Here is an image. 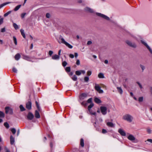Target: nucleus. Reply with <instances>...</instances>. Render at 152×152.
Here are the masks:
<instances>
[{"label":"nucleus","mask_w":152,"mask_h":152,"mask_svg":"<svg viewBox=\"0 0 152 152\" xmlns=\"http://www.w3.org/2000/svg\"><path fill=\"white\" fill-rule=\"evenodd\" d=\"M123 119L129 122H131L133 119V117L130 115L126 114L123 116Z\"/></svg>","instance_id":"1"},{"label":"nucleus","mask_w":152,"mask_h":152,"mask_svg":"<svg viewBox=\"0 0 152 152\" xmlns=\"http://www.w3.org/2000/svg\"><path fill=\"white\" fill-rule=\"evenodd\" d=\"M60 39H61V42L62 43L64 44L66 46L68 47L70 49H72L73 48V46L72 45H70L69 44L66 42L64 39L61 36L60 37Z\"/></svg>","instance_id":"2"},{"label":"nucleus","mask_w":152,"mask_h":152,"mask_svg":"<svg viewBox=\"0 0 152 152\" xmlns=\"http://www.w3.org/2000/svg\"><path fill=\"white\" fill-rule=\"evenodd\" d=\"M88 96V94L86 93H83L80 94L79 96V102L82 101L85 99Z\"/></svg>","instance_id":"3"},{"label":"nucleus","mask_w":152,"mask_h":152,"mask_svg":"<svg viewBox=\"0 0 152 152\" xmlns=\"http://www.w3.org/2000/svg\"><path fill=\"white\" fill-rule=\"evenodd\" d=\"M126 43L129 46L134 48L137 47V45L134 42H132L129 40H126Z\"/></svg>","instance_id":"4"},{"label":"nucleus","mask_w":152,"mask_h":152,"mask_svg":"<svg viewBox=\"0 0 152 152\" xmlns=\"http://www.w3.org/2000/svg\"><path fill=\"white\" fill-rule=\"evenodd\" d=\"M101 112L102 115H105L107 113V108L105 106H101L100 107Z\"/></svg>","instance_id":"5"},{"label":"nucleus","mask_w":152,"mask_h":152,"mask_svg":"<svg viewBox=\"0 0 152 152\" xmlns=\"http://www.w3.org/2000/svg\"><path fill=\"white\" fill-rule=\"evenodd\" d=\"M96 15H97L98 16L101 17L107 20H109L110 19L109 17L107 16L106 15H104L103 14L98 12H96Z\"/></svg>","instance_id":"6"},{"label":"nucleus","mask_w":152,"mask_h":152,"mask_svg":"<svg viewBox=\"0 0 152 152\" xmlns=\"http://www.w3.org/2000/svg\"><path fill=\"white\" fill-rule=\"evenodd\" d=\"M94 88L99 93H103L104 92L103 90L101 89V87L98 84H96Z\"/></svg>","instance_id":"7"},{"label":"nucleus","mask_w":152,"mask_h":152,"mask_svg":"<svg viewBox=\"0 0 152 152\" xmlns=\"http://www.w3.org/2000/svg\"><path fill=\"white\" fill-rule=\"evenodd\" d=\"M5 113L6 114L8 113L10 114H13V110L11 108H10L9 107H7L5 108Z\"/></svg>","instance_id":"8"},{"label":"nucleus","mask_w":152,"mask_h":152,"mask_svg":"<svg viewBox=\"0 0 152 152\" xmlns=\"http://www.w3.org/2000/svg\"><path fill=\"white\" fill-rule=\"evenodd\" d=\"M141 42L142 44H143L146 47V48L149 50L151 53V54H152V50L151 48L147 44V43L143 40H141Z\"/></svg>","instance_id":"9"},{"label":"nucleus","mask_w":152,"mask_h":152,"mask_svg":"<svg viewBox=\"0 0 152 152\" xmlns=\"http://www.w3.org/2000/svg\"><path fill=\"white\" fill-rule=\"evenodd\" d=\"M27 118L28 120H32L34 118V115L31 112H29L27 115Z\"/></svg>","instance_id":"10"},{"label":"nucleus","mask_w":152,"mask_h":152,"mask_svg":"<svg viewBox=\"0 0 152 152\" xmlns=\"http://www.w3.org/2000/svg\"><path fill=\"white\" fill-rule=\"evenodd\" d=\"M84 11L86 12H89L91 13H93L94 12L93 9L88 7H86L84 9Z\"/></svg>","instance_id":"11"},{"label":"nucleus","mask_w":152,"mask_h":152,"mask_svg":"<svg viewBox=\"0 0 152 152\" xmlns=\"http://www.w3.org/2000/svg\"><path fill=\"white\" fill-rule=\"evenodd\" d=\"M26 108L28 110H31V102L28 101L26 104Z\"/></svg>","instance_id":"12"},{"label":"nucleus","mask_w":152,"mask_h":152,"mask_svg":"<svg viewBox=\"0 0 152 152\" xmlns=\"http://www.w3.org/2000/svg\"><path fill=\"white\" fill-rule=\"evenodd\" d=\"M118 132L123 136H125L126 133L125 131L121 129H119L118 130Z\"/></svg>","instance_id":"13"},{"label":"nucleus","mask_w":152,"mask_h":152,"mask_svg":"<svg viewBox=\"0 0 152 152\" xmlns=\"http://www.w3.org/2000/svg\"><path fill=\"white\" fill-rule=\"evenodd\" d=\"M127 138L128 140L131 141H133L135 140V138L134 137V136L133 135L131 134H129L127 137Z\"/></svg>","instance_id":"14"},{"label":"nucleus","mask_w":152,"mask_h":152,"mask_svg":"<svg viewBox=\"0 0 152 152\" xmlns=\"http://www.w3.org/2000/svg\"><path fill=\"white\" fill-rule=\"evenodd\" d=\"M23 58L26 60L29 61H31V58L26 55L23 56Z\"/></svg>","instance_id":"15"},{"label":"nucleus","mask_w":152,"mask_h":152,"mask_svg":"<svg viewBox=\"0 0 152 152\" xmlns=\"http://www.w3.org/2000/svg\"><path fill=\"white\" fill-rule=\"evenodd\" d=\"M34 115L35 117L36 118H40V115L39 113V112L37 110H35Z\"/></svg>","instance_id":"16"},{"label":"nucleus","mask_w":152,"mask_h":152,"mask_svg":"<svg viewBox=\"0 0 152 152\" xmlns=\"http://www.w3.org/2000/svg\"><path fill=\"white\" fill-rule=\"evenodd\" d=\"M106 124L107 126L110 127H113L114 126V124L111 122H107Z\"/></svg>","instance_id":"17"},{"label":"nucleus","mask_w":152,"mask_h":152,"mask_svg":"<svg viewBox=\"0 0 152 152\" xmlns=\"http://www.w3.org/2000/svg\"><path fill=\"white\" fill-rule=\"evenodd\" d=\"M59 58V56L57 55H55L52 56V58L53 60H58Z\"/></svg>","instance_id":"18"},{"label":"nucleus","mask_w":152,"mask_h":152,"mask_svg":"<svg viewBox=\"0 0 152 152\" xmlns=\"http://www.w3.org/2000/svg\"><path fill=\"white\" fill-rule=\"evenodd\" d=\"M10 144L13 145L15 142V139L11 135L10 137Z\"/></svg>","instance_id":"19"},{"label":"nucleus","mask_w":152,"mask_h":152,"mask_svg":"<svg viewBox=\"0 0 152 152\" xmlns=\"http://www.w3.org/2000/svg\"><path fill=\"white\" fill-rule=\"evenodd\" d=\"M94 101L97 104H99L101 103V100L97 97L95 98Z\"/></svg>","instance_id":"20"},{"label":"nucleus","mask_w":152,"mask_h":152,"mask_svg":"<svg viewBox=\"0 0 152 152\" xmlns=\"http://www.w3.org/2000/svg\"><path fill=\"white\" fill-rule=\"evenodd\" d=\"M20 56L19 53L17 54L15 56V58L16 60H18L20 58Z\"/></svg>","instance_id":"21"},{"label":"nucleus","mask_w":152,"mask_h":152,"mask_svg":"<svg viewBox=\"0 0 152 152\" xmlns=\"http://www.w3.org/2000/svg\"><path fill=\"white\" fill-rule=\"evenodd\" d=\"M21 5H19L16 6L14 9V10L15 11H18L21 7Z\"/></svg>","instance_id":"22"},{"label":"nucleus","mask_w":152,"mask_h":152,"mask_svg":"<svg viewBox=\"0 0 152 152\" xmlns=\"http://www.w3.org/2000/svg\"><path fill=\"white\" fill-rule=\"evenodd\" d=\"M20 31L21 33V35L24 38H26V35L24 33V30L23 29H21L20 30Z\"/></svg>","instance_id":"23"},{"label":"nucleus","mask_w":152,"mask_h":152,"mask_svg":"<svg viewBox=\"0 0 152 152\" xmlns=\"http://www.w3.org/2000/svg\"><path fill=\"white\" fill-rule=\"evenodd\" d=\"M98 77L99 78H103L104 77V74L102 73H100L98 75Z\"/></svg>","instance_id":"24"},{"label":"nucleus","mask_w":152,"mask_h":152,"mask_svg":"<svg viewBox=\"0 0 152 152\" xmlns=\"http://www.w3.org/2000/svg\"><path fill=\"white\" fill-rule=\"evenodd\" d=\"M94 104L93 103H91V104L88 106V111H90V110L91 109V108L93 107L94 106Z\"/></svg>","instance_id":"25"},{"label":"nucleus","mask_w":152,"mask_h":152,"mask_svg":"<svg viewBox=\"0 0 152 152\" xmlns=\"http://www.w3.org/2000/svg\"><path fill=\"white\" fill-rule=\"evenodd\" d=\"M80 145L82 147H83L84 146V140L82 138L80 139Z\"/></svg>","instance_id":"26"},{"label":"nucleus","mask_w":152,"mask_h":152,"mask_svg":"<svg viewBox=\"0 0 152 152\" xmlns=\"http://www.w3.org/2000/svg\"><path fill=\"white\" fill-rule=\"evenodd\" d=\"M5 117V114L4 113L0 111V118H4Z\"/></svg>","instance_id":"27"},{"label":"nucleus","mask_w":152,"mask_h":152,"mask_svg":"<svg viewBox=\"0 0 152 152\" xmlns=\"http://www.w3.org/2000/svg\"><path fill=\"white\" fill-rule=\"evenodd\" d=\"M20 108L21 111H23L25 110V109L22 105L20 106Z\"/></svg>","instance_id":"28"},{"label":"nucleus","mask_w":152,"mask_h":152,"mask_svg":"<svg viewBox=\"0 0 152 152\" xmlns=\"http://www.w3.org/2000/svg\"><path fill=\"white\" fill-rule=\"evenodd\" d=\"M81 101H80V102H79L80 103H81V104L82 105L84 106H86L87 105V103L86 102V101H84L82 102H81Z\"/></svg>","instance_id":"29"},{"label":"nucleus","mask_w":152,"mask_h":152,"mask_svg":"<svg viewBox=\"0 0 152 152\" xmlns=\"http://www.w3.org/2000/svg\"><path fill=\"white\" fill-rule=\"evenodd\" d=\"M13 26L16 30H17L19 28L18 26L15 23H13Z\"/></svg>","instance_id":"30"},{"label":"nucleus","mask_w":152,"mask_h":152,"mask_svg":"<svg viewBox=\"0 0 152 152\" xmlns=\"http://www.w3.org/2000/svg\"><path fill=\"white\" fill-rule=\"evenodd\" d=\"M117 89L121 94H122L123 91L121 87H117Z\"/></svg>","instance_id":"31"},{"label":"nucleus","mask_w":152,"mask_h":152,"mask_svg":"<svg viewBox=\"0 0 152 152\" xmlns=\"http://www.w3.org/2000/svg\"><path fill=\"white\" fill-rule=\"evenodd\" d=\"M4 126L7 128L8 129L9 127V125L7 122H5L4 123Z\"/></svg>","instance_id":"32"},{"label":"nucleus","mask_w":152,"mask_h":152,"mask_svg":"<svg viewBox=\"0 0 152 152\" xmlns=\"http://www.w3.org/2000/svg\"><path fill=\"white\" fill-rule=\"evenodd\" d=\"M13 40L14 41V42L15 44L16 45L17 44V39L16 37L15 36H13Z\"/></svg>","instance_id":"33"},{"label":"nucleus","mask_w":152,"mask_h":152,"mask_svg":"<svg viewBox=\"0 0 152 152\" xmlns=\"http://www.w3.org/2000/svg\"><path fill=\"white\" fill-rule=\"evenodd\" d=\"M35 103H36V106L37 107L38 110L39 111H40V108L39 107V106L38 104V102L37 101H36Z\"/></svg>","instance_id":"34"},{"label":"nucleus","mask_w":152,"mask_h":152,"mask_svg":"<svg viewBox=\"0 0 152 152\" xmlns=\"http://www.w3.org/2000/svg\"><path fill=\"white\" fill-rule=\"evenodd\" d=\"M12 12V11H10L4 14V17H6L9 14H10Z\"/></svg>","instance_id":"35"},{"label":"nucleus","mask_w":152,"mask_h":152,"mask_svg":"<svg viewBox=\"0 0 152 152\" xmlns=\"http://www.w3.org/2000/svg\"><path fill=\"white\" fill-rule=\"evenodd\" d=\"M143 98L142 96L139 97L138 99V101L139 102H142L143 101Z\"/></svg>","instance_id":"36"},{"label":"nucleus","mask_w":152,"mask_h":152,"mask_svg":"<svg viewBox=\"0 0 152 152\" xmlns=\"http://www.w3.org/2000/svg\"><path fill=\"white\" fill-rule=\"evenodd\" d=\"M65 70L66 72H69L70 71L71 68L70 67H67L66 68Z\"/></svg>","instance_id":"37"},{"label":"nucleus","mask_w":152,"mask_h":152,"mask_svg":"<svg viewBox=\"0 0 152 152\" xmlns=\"http://www.w3.org/2000/svg\"><path fill=\"white\" fill-rule=\"evenodd\" d=\"M72 79L74 81H75L77 80V77L76 75H74L73 77H72Z\"/></svg>","instance_id":"38"},{"label":"nucleus","mask_w":152,"mask_h":152,"mask_svg":"<svg viewBox=\"0 0 152 152\" xmlns=\"http://www.w3.org/2000/svg\"><path fill=\"white\" fill-rule=\"evenodd\" d=\"M11 130L13 134H15V133L16 130L15 128H12Z\"/></svg>","instance_id":"39"},{"label":"nucleus","mask_w":152,"mask_h":152,"mask_svg":"<svg viewBox=\"0 0 152 152\" xmlns=\"http://www.w3.org/2000/svg\"><path fill=\"white\" fill-rule=\"evenodd\" d=\"M90 111H88L90 113L91 115H95L96 114V113L95 112H93L91 109L90 110Z\"/></svg>","instance_id":"40"},{"label":"nucleus","mask_w":152,"mask_h":152,"mask_svg":"<svg viewBox=\"0 0 152 152\" xmlns=\"http://www.w3.org/2000/svg\"><path fill=\"white\" fill-rule=\"evenodd\" d=\"M76 74L77 75H81V73L80 71H77L75 72Z\"/></svg>","instance_id":"41"},{"label":"nucleus","mask_w":152,"mask_h":152,"mask_svg":"<svg viewBox=\"0 0 152 152\" xmlns=\"http://www.w3.org/2000/svg\"><path fill=\"white\" fill-rule=\"evenodd\" d=\"M89 80V78L88 77L86 76L84 78V81L85 82H88Z\"/></svg>","instance_id":"42"},{"label":"nucleus","mask_w":152,"mask_h":152,"mask_svg":"<svg viewBox=\"0 0 152 152\" xmlns=\"http://www.w3.org/2000/svg\"><path fill=\"white\" fill-rule=\"evenodd\" d=\"M12 71L15 73H17V69L15 67H14L12 68Z\"/></svg>","instance_id":"43"},{"label":"nucleus","mask_w":152,"mask_h":152,"mask_svg":"<svg viewBox=\"0 0 152 152\" xmlns=\"http://www.w3.org/2000/svg\"><path fill=\"white\" fill-rule=\"evenodd\" d=\"M67 63L65 61H63L62 63V66L64 67H65L67 65Z\"/></svg>","instance_id":"44"},{"label":"nucleus","mask_w":152,"mask_h":152,"mask_svg":"<svg viewBox=\"0 0 152 152\" xmlns=\"http://www.w3.org/2000/svg\"><path fill=\"white\" fill-rule=\"evenodd\" d=\"M3 22V18H1V16H0V25L2 24Z\"/></svg>","instance_id":"45"},{"label":"nucleus","mask_w":152,"mask_h":152,"mask_svg":"<svg viewBox=\"0 0 152 152\" xmlns=\"http://www.w3.org/2000/svg\"><path fill=\"white\" fill-rule=\"evenodd\" d=\"M26 13H23L22 14H21V17L22 18H23L25 15H26Z\"/></svg>","instance_id":"46"},{"label":"nucleus","mask_w":152,"mask_h":152,"mask_svg":"<svg viewBox=\"0 0 152 152\" xmlns=\"http://www.w3.org/2000/svg\"><path fill=\"white\" fill-rule=\"evenodd\" d=\"M91 73H92V72L91 71H87V75L88 76H90L91 74Z\"/></svg>","instance_id":"47"},{"label":"nucleus","mask_w":152,"mask_h":152,"mask_svg":"<svg viewBox=\"0 0 152 152\" xmlns=\"http://www.w3.org/2000/svg\"><path fill=\"white\" fill-rule=\"evenodd\" d=\"M92 98H90L87 101V102L88 103H91L92 102Z\"/></svg>","instance_id":"48"},{"label":"nucleus","mask_w":152,"mask_h":152,"mask_svg":"<svg viewBox=\"0 0 152 152\" xmlns=\"http://www.w3.org/2000/svg\"><path fill=\"white\" fill-rule=\"evenodd\" d=\"M80 61L79 60L77 59V61L76 62V64L77 65H80Z\"/></svg>","instance_id":"49"},{"label":"nucleus","mask_w":152,"mask_h":152,"mask_svg":"<svg viewBox=\"0 0 152 152\" xmlns=\"http://www.w3.org/2000/svg\"><path fill=\"white\" fill-rule=\"evenodd\" d=\"M140 66L141 68L142 69V71H143L144 69H145V67L144 66L141 64L140 65Z\"/></svg>","instance_id":"50"},{"label":"nucleus","mask_w":152,"mask_h":152,"mask_svg":"<svg viewBox=\"0 0 152 152\" xmlns=\"http://www.w3.org/2000/svg\"><path fill=\"white\" fill-rule=\"evenodd\" d=\"M137 83L138 84V85H139L140 88L141 89L142 88V86L140 84V83L139 82H137Z\"/></svg>","instance_id":"51"},{"label":"nucleus","mask_w":152,"mask_h":152,"mask_svg":"<svg viewBox=\"0 0 152 152\" xmlns=\"http://www.w3.org/2000/svg\"><path fill=\"white\" fill-rule=\"evenodd\" d=\"M147 131L149 134H151V130L150 129H147Z\"/></svg>","instance_id":"52"},{"label":"nucleus","mask_w":152,"mask_h":152,"mask_svg":"<svg viewBox=\"0 0 152 152\" xmlns=\"http://www.w3.org/2000/svg\"><path fill=\"white\" fill-rule=\"evenodd\" d=\"M46 17L47 18H49L50 17V15L49 13H47L46 14Z\"/></svg>","instance_id":"53"},{"label":"nucleus","mask_w":152,"mask_h":152,"mask_svg":"<svg viewBox=\"0 0 152 152\" xmlns=\"http://www.w3.org/2000/svg\"><path fill=\"white\" fill-rule=\"evenodd\" d=\"M53 51H52L51 50L49 51V55L51 56L52 55V54H53Z\"/></svg>","instance_id":"54"},{"label":"nucleus","mask_w":152,"mask_h":152,"mask_svg":"<svg viewBox=\"0 0 152 152\" xmlns=\"http://www.w3.org/2000/svg\"><path fill=\"white\" fill-rule=\"evenodd\" d=\"M4 149L6 150L5 152H10L9 150L6 147H5Z\"/></svg>","instance_id":"55"},{"label":"nucleus","mask_w":152,"mask_h":152,"mask_svg":"<svg viewBox=\"0 0 152 152\" xmlns=\"http://www.w3.org/2000/svg\"><path fill=\"white\" fill-rule=\"evenodd\" d=\"M69 56L70 58H74V55H73L72 54H69Z\"/></svg>","instance_id":"56"},{"label":"nucleus","mask_w":152,"mask_h":152,"mask_svg":"<svg viewBox=\"0 0 152 152\" xmlns=\"http://www.w3.org/2000/svg\"><path fill=\"white\" fill-rule=\"evenodd\" d=\"M1 32H4L5 31V28H3L1 29Z\"/></svg>","instance_id":"57"},{"label":"nucleus","mask_w":152,"mask_h":152,"mask_svg":"<svg viewBox=\"0 0 152 152\" xmlns=\"http://www.w3.org/2000/svg\"><path fill=\"white\" fill-rule=\"evenodd\" d=\"M107 132V131L106 130L104 129H103L102 130V133H103L104 134V133H105Z\"/></svg>","instance_id":"58"},{"label":"nucleus","mask_w":152,"mask_h":152,"mask_svg":"<svg viewBox=\"0 0 152 152\" xmlns=\"http://www.w3.org/2000/svg\"><path fill=\"white\" fill-rule=\"evenodd\" d=\"M147 141H148L149 142H150L151 143H152V139H148L147 140Z\"/></svg>","instance_id":"59"},{"label":"nucleus","mask_w":152,"mask_h":152,"mask_svg":"<svg viewBox=\"0 0 152 152\" xmlns=\"http://www.w3.org/2000/svg\"><path fill=\"white\" fill-rule=\"evenodd\" d=\"M5 6L4 3L1 4L0 5V9L3 7L4 6Z\"/></svg>","instance_id":"60"},{"label":"nucleus","mask_w":152,"mask_h":152,"mask_svg":"<svg viewBox=\"0 0 152 152\" xmlns=\"http://www.w3.org/2000/svg\"><path fill=\"white\" fill-rule=\"evenodd\" d=\"M50 145L51 148H52L53 147V143L52 142H50Z\"/></svg>","instance_id":"61"},{"label":"nucleus","mask_w":152,"mask_h":152,"mask_svg":"<svg viewBox=\"0 0 152 152\" xmlns=\"http://www.w3.org/2000/svg\"><path fill=\"white\" fill-rule=\"evenodd\" d=\"M92 43V42L91 41H88L87 43V44L88 45L91 44Z\"/></svg>","instance_id":"62"},{"label":"nucleus","mask_w":152,"mask_h":152,"mask_svg":"<svg viewBox=\"0 0 152 152\" xmlns=\"http://www.w3.org/2000/svg\"><path fill=\"white\" fill-rule=\"evenodd\" d=\"M80 71H81V73L83 74H84L85 73V70H80Z\"/></svg>","instance_id":"63"},{"label":"nucleus","mask_w":152,"mask_h":152,"mask_svg":"<svg viewBox=\"0 0 152 152\" xmlns=\"http://www.w3.org/2000/svg\"><path fill=\"white\" fill-rule=\"evenodd\" d=\"M75 58H77L78 56V54L77 53H75Z\"/></svg>","instance_id":"64"}]
</instances>
